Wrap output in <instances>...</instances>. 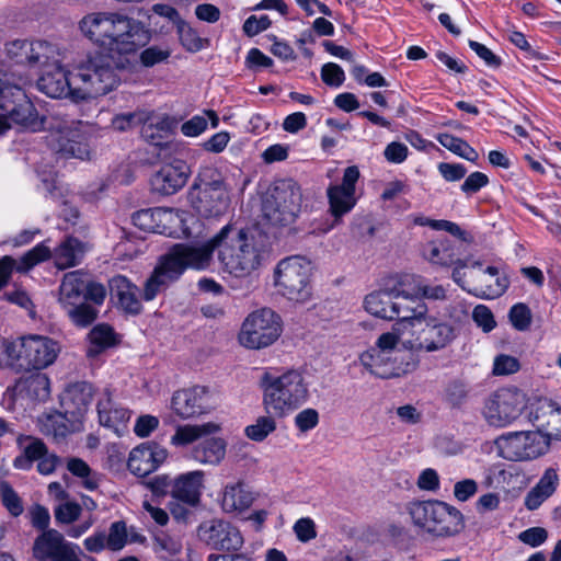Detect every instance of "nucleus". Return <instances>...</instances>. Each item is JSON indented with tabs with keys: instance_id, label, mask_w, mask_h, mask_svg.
I'll return each instance as SVG.
<instances>
[{
	"instance_id": "1",
	"label": "nucleus",
	"mask_w": 561,
	"mask_h": 561,
	"mask_svg": "<svg viewBox=\"0 0 561 561\" xmlns=\"http://www.w3.org/2000/svg\"><path fill=\"white\" fill-rule=\"evenodd\" d=\"M78 28L93 45L119 56L137 53L151 39V31L144 22L119 11L88 13Z\"/></svg>"
},
{
	"instance_id": "2",
	"label": "nucleus",
	"mask_w": 561,
	"mask_h": 561,
	"mask_svg": "<svg viewBox=\"0 0 561 561\" xmlns=\"http://www.w3.org/2000/svg\"><path fill=\"white\" fill-rule=\"evenodd\" d=\"M261 388L266 413L278 417L297 410L309 397L308 383L297 369H288L280 375L265 370L261 377Z\"/></svg>"
},
{
	"instance_id": "3",
	"label": "nucleus",
	"mask_w": 561,
	"mask_h": 561,
	"mask_svg": "<svg viewBox=\"0 0 561 561\" xmlns=\"http://www.w3.org/2000/svg\"><path fill=\"white\" fill-rule=\"evenodd\" d=\"M215 247L224 272L230 275L244 277L260 265L259 250L242 229L225 226L215 236Z\"/></svg>"
},
{
	"instance_id": "4",
	"label": "nucleus",
	"mask_w": 561,
	"mask_h": 561,
	"mask_svg": "<svg viewBox=\"0 0 561 561\" xmlns=\"http://www.w3.org/2000/svg\"><path fill=\"white\" fill-rule=\"evenodd\" d=\"M59 352L58 342L37 334L21 336L4 344L8 366L15 373L45 369L55 363Z\"/></svg>"
},
{
	"instance_id": "5",
	"label": "nucleus",
	"mask_w": 561,
	"mask_h": 561,
	"mask_svg": "<svg viewBox=\"0 0 561 561\" xmlns=\"http://www.w3.org/2000/svg\"><path fill=\"white\" fill-rule=\"evenodd\" d=\"M73 98L88 100L115 90L121 78L117 70L103 55H94L80 62L72 71Z\"/></svg>"
},
{
	"instance_id": "6",
	"label": "nucleus",
	"mask_w": 561,
	"mask_h": 561,
	"mask_svg": "<svg viewBox=\"0 0 561 561\" xmlns=\"http://www.w3.org/2000/svg\"><path fill=\"white\" fill-rule=\"evenodd\" d=\"M13 126L36 131L44 127V122L25 92L0 78V135Z\"/></svg>"
},
{
	"instance_id": "7",
	"label": "nucleus",
	"mask_w": 561,
	"mask_h": 561,
	"mask_svg": "<svg viewBox=\"0 0 561 561\" xmlns=\"http://www.w3.org/2000/svg\"><path fill=\"white\" fill-rule=\"evenodd\" d=\"M312 263L301 255L280 260L274 270L277 293L290 301L305 304L311 299Z\"/></svg>"
},
{
	"instance_id": "8",
	"label": "nucleus",
	"mask_w": 561,
	"mask_h": 561,
	"mask_svg": "<svg viewBox=\"0 0 561 561\" xmlns=\"http://www.w3.org/2000/svg\"><path fill=\"white\" fill-rule=\"evenodd\" d=\"M409 514L414 525L438 537L454 536L465 527L461 512L443 501L411 503Z\"/></svg>"
},
{
	"instance_id": "9",
	"label": "nucleus",
	"mask_w": 561,
	"mask_h": 561,
	"mask_svg": "<svg viewBox=\"0 0 561 561\" xmlns=\"http://www.w3.org/2000/svg\"><path fill=\"white\" fill-rule=\"evenodd\" d=\"M301 201L302 194L297 182L291 179L276 181L263 201V218L272 226H289L300 213Z\"/></svg>"
},
{
	"instance_id": "10",
	"label": "nucleus",
	"mask_w": 561,
	"mask_h": 561,
	"mask_svg": "<svg viewBox=\"0 0 561 561\" xmlns=\"http://www.w3.org/2000/svg\"><path fill=\"white\" fill-rule=\"evenodd\" d=\"M83 123L71 118H54L49 124L48 146L65 158L85 159L89 148L85 142Z\"/></svg>"
},
{
	"instance_id": "11",
	"label": "nucleus",
	"mask_w": 561,
	"mask_h": 561,
	"mask_svg": "<svg viewBox=\"0 0 561 561\" xmlns=\"http://www.w3.org/2000/svg\"><path fill=\"white\" fill-rule=\"evenodd\" d=\"M497 455L511 461H523L543 455L549 440L540 431H520L502 434L494 440Z\"/></svg>"
},
{
	"instance_id": "12",
	"label": "nucleus",
	"mask_w": 561,
	"mask_h": 561,
	"mask_svg": "<svg viewBox=\"0 0 561 561\" xmlns=\"http://www.w3.org/2000/svg\"><path fill=\"white\" fill-rule=\"evenodd\" d=\"M280 333V317L270 308H262L245 318L239 341L248 348L260 350L272 345Z\"/></svg>"
},
{
	"instance_id": "13",
	"label": "nucleus",
	"mask_w": 561,
	"mask_h": 561,
	"mask_svg": "<svg viewBox=\"0 0 561 561\" xmlns=\"http://www.w3.org/2000/svg\"><path fill=\"white\" fill-rule=\"evenodd\" d=\"M84 244L75 237H67L51 253L49 247L44 242L36 244L28 250L21 259L18 272H26L41 262L54 257L55 265L59 270L73 267L83 259Z\"/></svg>"
},
{
	"instance_id": "14",
	"label": "nucleus",
	"mask_w": 561,
	"mask_h": 561,
	"mask_svg": "<svg viewBox=\"0 0 561 561\" xmlns=\"http://www.w3.org/2000/svg\"><path fill=\"white\" fill-rule=\"evenodd\" d=\"M524 394L516 388H500L484 402L483 417L493 427L511 425L522 414Z\"/></svg>"
},
{
	"instance_id": "15",
	"label": "nucleus",
	"mask_w": 561,
	"mask_h": 561,
	"mask_svg": "<svg viewBox=\"0 0 561 561\" xmlns=\"http://www.w3.org/2000/svg\"><path fill=\"white\" fill-rule=\"evenodd\" d=\"M423 257L432 265L440 267H453L451 278L462 289H466L465 273L467 267H481L479 261L469 263L468 259H462L459 253V247L449 239H437L423 245Z\"/></svg>"
},
{
	"instance_id": "16",
	"label": "nucleus",
	"mask_w": 561,
	"mask_h": 561,
	"mask_svg": "<svg viewBox=\"0 0 561 561\" xmlns=\"http://www.w3.org/2000/svg\"><path fill=\"white\" fill-rule=\"evenodd\" d=\"M360 176L359 169L356 165L347 167L343 172L340 184H331L327 188L329 202V213L333 217V224L329 229L339 225L342 217L352 211L357 203L356 183Z\"/></svg>"
},
{
	"instance_id": "17",
	"label": "nucleus",
	"mask_w": 561,
	"mask_h": 561,
	"mask_svg": "<svg viewBox=\"0 0 561 561\" xmlns=\"http://www.w3.org/2000/svg\"><path fill=\"white\" fill-rule=\"evenodd\" d=\"M80 547L66 540L57 529L41 533L33 542L32 556L36 561H81Z\"/></svg>"
},
{
	"instance_id": "18",
	"label": "nucleus",
	"mask_w": 561,
	"mask_h": 561,
	"mask_svg": "<svg viewBox=\"0 0 561 561\" xmlns=\"http://www.w3.org/2000/svg\"><path fill=\"white\" fill-rule=\"evenodd\" d=\"M414 339L407 340L404 345L415 352H437L445 348L456 337L454 328L446 322H437L434 318L426 319L412 330Z\"/></svg>"
},
{
	"instance_id": "19",
	"label": "nucleus",
	"mask_w": 561,
	"mask_h": 561,
	"mask_svg": "<svg viewBox=\"0 0 561 561\" xmlns=\"http://www.w3.org/2000/svg\"><path fill=\"white\" fill-rule=\"evenodd\" d=\"M198 539L210 549L219 551H239L244 538L239 528L224 519L203 522L197 528Z\"/></svg>"
},
{
	"instance_id": "20",
	"label": "nucleus",
	"mask_w": 561,
	"mask_h": 561,
	"mask_svg": "<svg viewBox=\"0 0 561 561\" xmlns=\"http://www.w3.org/2000/svg\"><path fill=\"white\" fill-rule=\"evenodd\" d=\"M50 397V379L44 373H35L18 378L12 385L8 386L2 404L7 410H14L15 403L20 398H27L38 402H45Z\"/></svg>"
},
{
	"instance_id": "21",
	"label": "nucleus",
	"mask_w": 561,
	"mask_h": 561,
	"mask_svg": "<svg viewBox=\"0 0 561 561\" xmlns=\"http://www.w3.org/2000/svg\"><path fill=\"white\" fill-rule=\"evenodd\" d=\"M8 57L15 64L28 67H39L47 60L54 62L58 59V47L46 41L28 42L14 39L5 46Z\"/></svg>"
},
{
	"instance_id": "22",
	"label": "nucleus",
	"mask_w": 561,
	"mask_h": 561,
	"mask_svg": "<svg viewBox=\"0 0 561 561\" xmlns=\"http://www.w3.org/2000/svg\"><path fill=\"white\" fill-rule=\"evenodd\" d=\"M394 330L398 332L412 331L421 325L427 314L426 304L417 298L415 291L409 293L404 289H397L396 299L392 306Z\"/></svg>"
},
{
	"instance_id": "23",
	"label": "nucleus",
	"mask_w": 561,
	"mask_h": 561,
	"mask_svg": "<svg viewBox=\"0 0 561 561\" xmlns=\"http://www.w3.org/2000/svg\"><path fill=\"white\" fill-rule=\"evenodd\" d=\"M61 53L58 49V59L54 62L47 60L39 67L44 68L43 73L37 80V88L41 92L53 99L71 95L73 98L75 82L72 71L67 72L61 66Z\"/></svg>"
},
{
	"instance_id": "24",
	"label": "nucleus",
	"mask_w": 561,
	"mask_h": 561,
	"mask_svg": "<svg viewBox=\"0 0 561 561\" xmlns=\"http://www.w3.org/2000/svg\"><path fill=\"white\" fill-rule=\"evenodd\" d=\"M190 174V165L184 160L173 159L154 173L151 186L162 195H172L186 184Z\"/></svg>"
},
{
	"instance_id": "25",
	"label": "nucleus",
	"mask_w": 561,
	"mask_h": 561,
	"mask_svg": "<svg viewBox=\"0 0 561 561\" xmlns=\"http://www.w3.org/2000/svg\"><path fill=\"white\" fill-rule=\"evenodd\" d=\"M96 411L100 425L107 427L121 435L127 427L131 412L113 397L108 389H105L96 403Z\"/></svg>"
},
{
	"instance_id": "26",
	"label": "nucleus",
	"mask_w": 561,
	"mask_h": 561,
	"mask_svg": "<svg viewBox=\"0 0 561 561\" xmlns=\"http://www.w3.org/2000/svg\"><path fill=\"white\" fill-rule=\"evenodd\" d=\"M168 451L156 443H145L135 447L127 461L128 470L137 477H146L165 461Z\"/></svg>"
},
{
	"instance_id": "27",
	"label": "nucleus",
	"mask_w": 561,
	"mask_h": 561,
	"mask_svg": "<svg viewBox=\"0 0 561 561\" xmlns=\"http://www.w3.org/2000/svg\"><path fill=\"white\" fill-rule=\"evenodd\" d=\"M214 251H217V247H215V237L201 247L178 244L164 259L167 262L174 261L178 263L181 267L182 274L187 267L195 270L207 268L210 264Z\"/></svg>"
},
{
	"instance_id": "28",
	"label": "nucleus",
	"mask_w": 561,
	"mask_h": 561,
	"mask_svg": "<svg viewBox=\"0 0 561 561\" xmlns=\"http://www.w3.org/2000/svg\"><path fill=\"white\" fill-rule=\"evenodd\" d=\"M194 187L203 190L204 198L208 196L216 197V204L206 208L208 215H219L227 207L228 195L225 188L224 180L218 170L210 165L202 167L198 171Z\"/></svg>"
},
{
	"instance_id": "29",
	"label": "nucleus",
	"mask_w": 561,
	"mask_h": 561,
	"mask_svg": "<svg viewBox=\"0 0 561 561\" xmlns=\"http://www.w3.org/2000/svg\"><path fill=\"white\" fill-rule=\"evenodd\" d=\"M133 222L144 231L164 236L173 233V224L180 219L173 209L156 207L141 209L133 214Z\"/></svg>"
},
{
	"instance_id": "30",
	"label": "nucleus",
	"mask_w": 561,
	"mask_h": 561,
	"mask_svg": "<svg viewBox=\"0 0 561 561\" xmlns=\"http://www.w3.org/2000/svg\"><path fill=\"white\" fill-rule=\"evenodd\" d=\"M93 387L85 381L69 385L61 394L60 405L66 415H70L82 425L93 398Z\"/></svg>"
},
{
	"instance_id": "31",
	"label": "nucleus",
	"mask_w": 561,
	"mask_h": 561,
	"mask_svg": "<svg viewBox=\"0 0 561 561\" xmlns=\"http://www.w3.org/2000/svg\"><path fill=\"white\" fill-rule=\"evenodd\" d=\"M474 286L466 289L469 294L483 299H494L505 293L510 282L505 275H501L495 266H488L480 271L474 278Z\"/></svg>"
},
{
	"instance_id": "32",
	"label": "nucleus",
	"mask_w": 561,
	"mask_h": 561,
	"mask_svg": "<svg viewBox=\"0 0 561 561\" xmlns=\"http://www.w3.org/2000/svg\"><path fill=\"white\" fill-rule=\"evenodd\" d=\"M362 365L367 368L370 374L382 379L399 377L404 369L397 364V358L392 355L374 348L364 352L360 357Z\"/></svg>"
},
{
	"instance_id": "33",
	"label": "nucleus",
	"mask_w": 561,
	"mask_h": 561,
	"mask_svg": "<svg viewBox=\"0 0 561 561\" xmlns=\"http://www.w3.org/2000/svg\"><path fill=\"white\" fill-rule=\"evenodd\" d=\"M15 443L20 454L13 459L14 469L28 471L35 461L47 454V446L38 437L16 434Z\"/></svg>"
},
{
	"instance_id": "34",
	"label": "nucleus",
	"mask_w": 561,
	"mask_h": 561,
	"mask_svg": "<svg viewBox=\"0 0 561 561\" xmlns=\"http://www.w3.org/2000/svg\"><path fill=\"white\" fill-rule=\"evenodd\" d=\"M108 285L112 299H115L124 311L133 314L140 312L141 302L138 298V287L126 276H113Z\"/></svg>"
},
{
	"instance_id": "35",
	"label": "nucleus",
	"mask_w": 561,
	"mask_h": 561,
	"mask_svg": "<svg viewBox=\"0 0 561 561\" xmlns=\"http://www.w3.org/2000/svg\"><path fill=\"white\" fill-rule=\"evenodd\" d=\"M180 276V265L174 261L167 262L163 257L145 284L144 299L146 301L153 300L163 288Z\"/></svg>"
},
{
	"instance_id": "36",
	"label": "nucleus",
	"mask_w": 561,
	"mask_h": 561,
	"mask_svg": "<svg viewBox=\"0 0 561 561\" xmlns=\"http://www.w3.org/2000/svg\"><path fill=\"white\" fill-rule=\"evenodd\" d=\"M203 387H193L174 392L172 397V409L182 419L194 417L204 413Z\"/></svg>"
},
{
	"instance_id": "37",
	"label": "nucleus",
	"mask_w": 561,
	"mask_h": 561,
	"mask_svg": "<svg viewBox=\"0 0 561 561\" xmlns=\"http://www.w3.org/2000/svg\"><path fill=\"white\" fill-rule=\"evenodd\" d=\"M87 291V273L81 270L68 272L64 275L59 286L58 301L61 307L68 308L84 301Z\"/></svg>"
},
{
	"instance_id": "38",
	"label": "nucleus",
	"mask_w": 561,
	"mask_h": 561,
	"mask_svg": "<svg viewBox=\"0 0 561 561\" xmlns=\"http://www.w3.org/2000/svg\"><path fill=\"white\" fill-rule=\"evenodd\" d=\"M203 479L204 473L199 470L179 476L173 481L172 496L187 505L195 506L199 502Z\"/></svg>"
},
{
	"instance_id": "39",
	"label": "nucleus",
	"mask_w": 561,
	"mask_h": 561,
	"mask_svg": "<svg viewBox=\"0 0 561 561\" xmlns=\"http://www.w3.org/2000/svg\"><path fill=\"white\" fill-rule=\"evenodd\" d=\"M560 483L559 474L556 469L545 470L538 482L533 486L524 499V505L528 511H535L541 506L550 496L554 494Z\"/></svg>"
},
{
	"instance_id": "40",
	"label": "nucleus",
	"mask_w": 561,
	"mask_h": 561,
	"mask_svg": "<svg viewBox=\"0 0 561 561\" xmlns=\"http://www.w3.org/2000/svg\"><path fill=\"white\" fill-rule=\"evenodd\" d=\"M254 501V495L244 482L229 483L225 486L221 507L226 513H240L248 510Z\"/></svg>"
},
{
	"instance_id": "41",
	"label": "nucleus",
	"mask_w": 561,
	"mask_h": 561,
	"mask_svg": "<svg viewBox=\"0 0 561 561\" xmlns=\"http://www.w3.org/2000/svg\"><path fill=\"white\" fill-rule=\"evenodd\" d=\"M41 431L45 435H51L55 438H65L67 435L78 432L82 425L73 420L70 415H66V411L51 412L43 415L41 419Z\"/></svg>"
},
{
	"instance_id": "42",
	"label": "nucleus",
	"mask_w": 561,
	"mask_h": 561,
	"mask_svg": "<svg viewBox=\"0 0 561 561\" xmlns=\"http://www.w3.org/2000/svg\"><path fill=\"white\" fill-rule=\"evenodd\" d=\"M397 288L381 289L370 293L365 297L364 307L370 314L393 320L392 306L396 299Z\"/></svg>"
},
{
	"instance_id": "43",
	"label": "nucleus",
	"mask_w": 561,
	"mask_h": 561,
	"mask_svg": "<svg viewBox=\"0 0 561 561\" xmlns=\"http://www.w3.org/2000/svg\"><path fill=\"white\" fill-rule=\"evenodd\" d=\"M174 119L169 115L149 116L142 122L141 136L154 146L164 144V135H168L174 127Z\"/></svg>"
},
{
	"instance_id": "44",
	"label": "nucleus",
	"mask_w": 561,
	"mask_h": 561,
	"mask_svg": "<svg viewBox=\"0 0 561 561\" xmlns=\"http://www.w3.org/2000/svg\"><path fill=\"white\" fill-rule=\"evenodd\" d=\"M226 455V443L210 437L198 443L192 450L193 458L201 463L218 465Z\"/></svg>"
},
{
	"instance_id": "45",
	"label": "nucleus",
	"mask_w": 561,
	"mask_h": 561,
	"mask_svg": "<svg viewBox=\"0 0 561 561\" xmlns=\"http://www.w3.org/2000/svg\"><path fill=\"white\" fill-rule=\"evenodd\" d=\"M219 428V425L213 422L179 426L171 437V443L174 446H185L204 436L217 433Z\"/></svg>"
},
{
	"instance_id": "46",
	"label": "nucleus",
	"mask_w": 561,
	"mask_h": 561,
	"mask_svg": "<svg viewBox=\"0 0 561 561\" xmlns=\"http://www.w3.org/2000/svg\"><path fill=\"white\" fill-rule=\"evenodd\" d=\"M67 470L76 478L80 479L81 485L94 491L99 488L101 476L93 471L90 466L81 458L71 457L67 460Z\"/></svg>"
},
{
	"instance_id": "47",
	"label": "nucleus",
	"mask_w": 561,
	"mask_h": 561,
	"mask_svg": "<svg viewBox=\"0 0 561 561\" xmlns=\"http://www.w3.org/2000/svg\"><path fill=\"white\" fill-rule=\"evenodd\" d=\"M91 347L88 351L89 355H96L102 351L114 346L116 344V334L112 327L108 324H98L89 333Z\"/></svg>"
},
{
	"instance_id": "48",
	"label": "nucleus",
	"mask_w": 561,
	"mask_h": 561,
	"mask_svg": "<svg viewBox=\"0 0 561 561\" xmlns=\"http://www.w3.org/2000/svg\"><path fill=\"white\" fill-rule=\"evenodd\" d=\"M437 141L455 154L470 161L477 162L479 153L467 141L450 134H439Z\"/></svg>"
},
{
	"instance_id": "49",
	"label": "nucleus",
	"mask_w": 561,
	"mask_h": 561,
	"mask_svg": "<svg viewBox=\"0 0 561 561\" xmlns=\"http://www.w3.org/2000/svg\"><path fill=\"white\" fill-rule=\"evenodd\" d=\"M70 321L79 328H87L98 318L99 310L90 302L82 301L64 309Z\"/></svg>"
},
{
	"instance_id": "50",
	"label": "nucleus",
	"mask_w": 561,
	"mask_h": 561,
	"mask_svg": "<svg viewBox=\"0 0 561 561\" xmlns=\"http://www.w3.org/2000/svg\"><path fill=\"white\" fill-rule=\"evenodd\" d=\"M275 417L277 416L270 413L259 416L253 424L245 426V436L253 442H263L276 430Z\"/></svg>"
},
{
	"instance_id": "51",
	"label": "nucleus",
	"mask_w": 561,
	"mask_h": 561,
	"mask_svg": "<svg viewBox=\"0 0 561 561\" xmlns=\"http://www.w3.org/2000/svg\"><path fill=\"white\" fill-rule=\"evenodd\" d=\"M0 499L2 505L8 510L10 515L18 517L24 511L23 502L13 486L5 480L0 481Z\"/></svg>"
},
{
	"instance_id": "52",
	"label": "nucleus",
	"mask_w": 561,
	"mask_h": 561,
	"mask_svg": "<svg viewBox=\"0 0 561 561\" xmlns=\"http://www.w3.org/2000/svg\"><path fill=\"white\" fill-rule=\"evenodd\" d=\"M128 542V529L124 520H117L111 524L108 535L106 536V549L111 551H121Z\"/></svg>"
},
{
	"instance_id": "53",
	"label": "nucleus",
	"mask_w": 561,
	"mask_h": 561,
	"mask_svg": "<svg viewBox=\"0 0 561 561\" xmlns=\"http://www.w3.org/2000/svg\"><path fill=\"white\" fill-rule=\"evenodd\" d=\"M414 287L417 298L428 300H445L447 297V289L443 285L428 284L422 277H413Z\"/></svg>"
},
{
	"instance_id": "54",
	"label": "nucleus",
	"mask_w": 561,
	"mask_h": 561,
	"mask_svg": "<svg viewBox=\"0 0 561 561\" xmlns=\"http://www.w3.org/2000/svg\"><path fill=\"white\" fill-rule=\"evenodd\" d=\"M176 28L181 44L187 50L198 51L204 48V41L188 23L182 20L178 23Z\"/></svg>"
},
{
	"instance_id": "55",
	"label": "nucleus",
	"mask_w": 561,
	"mask_h": 561,
	"mask_svg": "<svg viewBox=\"0 0 561 561\" xmlns=\"http://www.w3.org/2000/svg\"><path fill=\"white\" fill-rule=\"evenodd\" d=\"M82 513V506L72 501L57 505L54 510V517L59 525H70L77 522Z\"/></svg>"
},
{
	"instance_id": "56",
	"label": "nucleus",
	"mask_w": 561,
	"mask_h": 561,
	"mask_svg": "<svg viewBox=\"0 0 561 561\" xmlns=\"http://www.w3.org/2000/svg\"><path fill=\"white\" fill-rule=\"evenodd\" d=\"M146 119L147 113L144 111L122 113L112 118V127L118 131H126L146 122Z\"/></svg>"
},
{
	"instance_id": "57",
	"label": "nucleus",
	"mask_w": 561,
	"mask_h": 561,
	"mask_svg": "<svg viewBox=\"0 0 561 561\" xmlns=\"http://www.w3.org/2000/svg\"><path fill=\"white\" fill-rule=\"evenodd\" d=\"M512 325L518 331L527 330L531 324V311L525 304L514 305L508 312Z\"/></svg>"
},
{
	"instance_id": "58",
	"label": "nucleus",
	"mask_w": 561,
	"mask_h": 561,
	"mask_svg": "<svg viewBox=\"0 0 561 561\" xmlns=\"http://www.w3.org/2000/svg\"><path fill=\"white\" fill-rule=\"evenodd\" d=\"M170 55L171 50L169 48L153 45L140 53L139 60L144 67L150 68L165 61Z\"/></svg>"
},
{
	"instance_id": "59",
	"label": "nucleus",
	"mask_w": 561,
	"mask_h": 561,
	"mask_svg": "<svg viewBox=\"0 0 561 561\" xmlns=\"http://www.w3.org/2000/svg\"><path fill=\"white\" fill-rule=\"evenodd\" d=\"M30 520L32 526L41 530V533H45L46 530H50V514L47 507L41 504H34L28 510Z\"/></svg>"
},
{
	"instance_id": "60",
	"label": "nucleus",
	"mask_w": 561,
	"mask_h": 561,
	"mask_svg": "<svg viewBox=\"0 0 561 561\" xmlns=\"http://www.w3.org/2000/svg\"><path fill=\"white\" fill-rule=\"evenodd\" d=\"M321 79L327 85L339 88L345 80V73L337 64L328 62L321 68Z\"/></svg>"
},
{
	"instance_id": "61",
	"label": "nucleus",
	"mask_w": 561,
	"mask_h": 561,
	"mask_svg": "<svg viewBox=\"0 0 561 561\" xmlns=\"http://www.w3.org/2000/svg\"><path fill=\"white\" fill-rule=\"evenodd\" d=\"M293 530L300 542H309L317 537L316 524L310 517L299 518L294 524Z\"/></svg>"
},
{
	"instance_id": "62",
	"label": "nucleus",
	"mask_w": 561,
	"mask_h": 561,
	"mask_svg": "<svg viewBox=\"0 0 561 561\" xmlns=\"http://www.w3.org/2000/svg\"><path fill=\"white\" fill-rule=\"evenodd\" d=\"M468 394L466 386L458 380L451 381L445 391L446 401L454 408H459Z\"/></svg>"
},
{
	"instance_id": "63",
	"label": "nucleus",
	"mask_w": 561,
	"mask_h": 561,
	"mask_svg": "<svg viewBox=\"0 0 561 561\" xmlns=\"http://www.w3.org/2000/svg\"><path fill=\"white\" fill-rule=\"evenodd\" d=\"M519 369L517 358L510 355H499L494 359L493 374L496 376H505L516 373Z\"/></svg>"
},
{
	"instance_id": "64",
	"label": "nucleus",
	"mask_w": 561,
	"mask_h": 561,
	"mask_svg": "<svg viewBox=\"0 0 561 561\" xmlns=\"http://www.w3.org/2000/svg\"><path fill=\"white\" fill-rule=\"evenodd\" d=\"M472 318L484 332L492 331L496 325L492 311L484 305H479L473 309Z\"/></svg>"
}]
</instances>
